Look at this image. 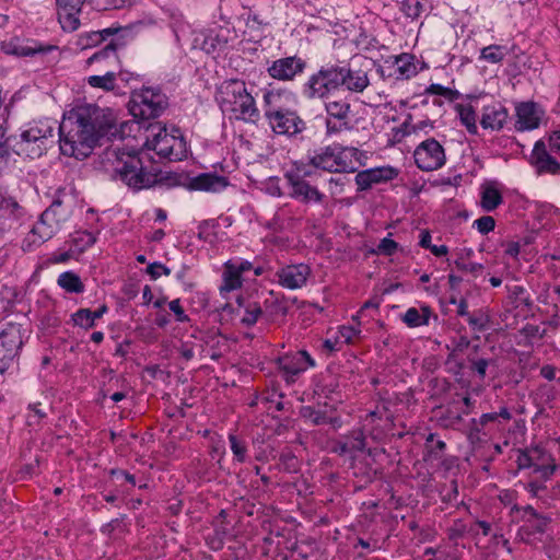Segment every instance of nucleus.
<instances>
[{
    "instance_id": "f257e3e1",
    "label": "nucleus",
    "mask_w": 560,
    "mask_h": 560,
    "mask_svg": "<svg viewBox=\"0 0 560 560\" xmlns=\"http://www.w3.org/2000/svg\"><path fill=\"white\" fill-rule=\"evenodd\" d=\"M114 118L109 109L84 104L69 110L59 125V143L62 154L89 155L100 138L113 135Z\"/></svg>"
},
{
    "instance_id": "f03ea898",
    "label": "nucleus",
    "mask_w": 560,
    "mask_h": 560,
    "mask_svg": "<svg viewBox=\"0 0 560 560\" xmlns=\"http://www.w3.org/2000/svg\"><path fill=\"white\" fill-rule=\"evenodd\" d=\"M98 168L136 191L150 188L156 183V174L143 165L139 153L126 151L118 145H110L100 154Z\"/></svg>"
},
{
    "instance_id": "7ed1b4c3",
    "label": "nucleus",
    "mask_w": 560,
    "mask_h": 560,
    "mask_svg": "<svg viewBox=\"0 0 560 560\" xmlns=\"http://www.w3.org/2000/svg\"><path fill=\"white\" fill-rule=\"evenodd\" d=\"M290 95L285 89L272 88L264 91V116L276 135L294 137L306 129V124L298 112L284 105V100Z\"/></svg>"
},
{
    "instance_id": "20e7f679",
    "label": "nucleus",
    "mask_w": 560,
    "mask_h": 560,
    "mask_svg": "<svg viewBox=\"0 0 560 560\" xmlns=\"http://www.w3.org/2000/svg\"><path fill=\"white\" fill-rule=\"evenodd\" d=\"M363 158L358 148L334 143L308 152L306 165L328 173H355L364 164Z\"/></svg>"
},
{
    "instance_id": "39448f33",
    "label": "nucleus",
    "mask_w": 560,
    "mask_h": 560,
    "mask_svg": "<svg viewBox=\"0 0 560 560\" xmlns=\"http://www.w3.org/2000/svg\"><path fill=\"white\" fill-rule=\"evenodd\" d=\"M215 100L223 112L231 113L236 119L254 121L259 117L255 98L242 80L223 81L217 89Z\"/></svg>"
},
{
    "instance_id": "423d86ee",
    "label": "nucleus",
    "mask_w": 560,
    "mask_h": 560,
    "mask_svg": "<svg viewBox=\"0 0 560 560\" xmlns=\"http://www.w3.org/2000/svg\"><path fill=\"white\" fill-rule=\"evenodd\" d=\"M54 128L46 122L28 125L19 135L8 137L12 151L23 158L37 159L54 143Z\"/></svg>"
},
{
    "instance_id": "0eeeda50",
    "label": "nucleus",
    "mask_w": 560,
    "mask_h": 560,
    "mask_svg": "<svg viewBox=\"0 0 560 560\" xmlns=\"http://www.w3.org/2000/svg\"><path fill=\"white\" fill-rule=\"evenodd\" d=\"M144 147L154 151L158 155L170 160H180L185 149L184 138L178 129L168 132L161 122H152L147 127Z\"/></svg>"
},
{
    "instance_id": "6e6552de",
    "label": "nucleus",
    "mask_w": 560,
    "mask_h": 560,
    "mask_svg": "<svg viewBox=\"0 0 560 560\" xmlns=\"http://www.w3.org/2000/svg\"><path fill=\"white\" fill-rule=\"evenodd\" d=\"M313 171L303 162H293L291 167L283 174L289 187V196L304 205L322 203L325 195L307 178L311 177Z\"/></svg>"
},
{
    "instance_id": "1a4fd4ad",
    "label": "nucleus",
    "mask_w": 560,
    "mask_h": 560,
    "mask_svg": "<svg viewBox=\"0 0 560 560\" xmlns=\"http://www.w3.org/2000/svg\"><path fill=\"white\" fill-rule=\"evenodd\" d=\"M339 65L328 63L320 66L317 71L310 74L302 85V94L307 100H327L329 95L340 89Z\"/></svg>"
},
{
    "instance_id": "9d476101",
    "label": "nucleus",
    "mask_w": 560,
    "mask_h": 560,
    "mask_svg": "<svg viewBox=\"0 0 560 560\" xmlns=\"http://www.w3.org/2000/svg\"><path fill=\"white\" fill-rule=\"evenodd\" d=\"M167 106V96L160 88H143L133 92L129 101V112L139 120L155 119Z\"/></svg>"
},
{
    "instance_id": "9b49d317",
    "label": "nucleus",
    "mask_w": 560,
    "mask_h": 560,
    "mask_svg": "<svg viewBox=\"0 0 560 560\" xmlns=\"http://www.w3.org/2000/svg\"><path fill=\"white\" fill-rule=\"evenodd\" d=\"M326 113V132L327 135H336L352 129V109L351 104L346 98H327L325 100Z\"/></svg>"
},
{
    "instance_id": "f8f14e48",
    "label": "nucleus",
    "mask_w": 560,
    "mask_h": 560,
    "mask_svg": "<svg viewBox=\"0 0 560 560\" xmlns=\"http://www.w3.org/2000/svg\"><path fill=\"white\" fill-rule=\"evenodd\" d=\"M23 345L22 328L8 323L0 329V375L10 368Z\"/></svg>"
},
{
    "instance_id": "ddd939ff",
    "label": "nucleus",
    "mask_w": 560,
    "mask_h": 560,
    "mask_svg": "<svg viewBox=\"0 0 560 560\" xmlns=\"http://www.w3.org/2000/svg\"><path fill=\"white\" fill-rule=\"evenodd\" d=\"M416 165L424 172L441 168L446 162L444 148L434 138L422 141L413 152Z\"/></svg>"
},
{
    "instance_id": "4468645a",
    "label": "nucleus",
    "mask_w": 560,
    "mask_h": 560,
    "mask_svg": "<svg viewBox=\"0 0 560 560\" xmlns=\"http://www.w3.org/2000/svg\"><path fill=\"white\" fill-rule=\"evenodd\" d=\"M307 62L298 55L281 57L270 63L266 69L269 78L279 82H293L306 70Z\"/></svg>"
},
{
    "instance_id": "2eb2a0df",
    "label": "nucleus",
    "mask_w": 560,
    "mask_h": 560,
    "mask_svg": "<svg viewBox=\"0 0 560 560\" xmlns=\"http://www.w3.org/2000/svg\"><path fill=\"white\" fill-rule=\"evenodd\" d=\"M26 209L7 187H0V231H8L20 224Z\"/></svg>"
},
{
    "instance_id": "dca6fc26",
    "label": "nucleus",
    "mask_w": 560,
    "mask_h": 560,
    "mask_svg": "<svg viewBox=\"0 0 560 560\" xmlns=\"http://www.w3.org/2000/svg\"><path fill=\"white\" fill-rule=\"evenodd\" d=\"M278 366L282 378L287 384H293L296 377L308 368L315 366V361L306 350H299L293 353H287L279 357Z\"/></svg>"
},
{
    "instance_id": "f3484780",
    "label": "nucleus",
    "mask_w": 560,
    "mask_h": 560,
    "mask_svg": "<svg viewBox=\"0 0 560 560\" xmlns=\"http://www.w3.org/2000/svg\"><path fill=\"white\" fill-rule=\"evenodd\" d=\"M1 49L7 55L16 57H33L36 55H46L55 49L57 46L43 44L31 38L14 37L1 43Z\"/></svg>"
},
{
    "instance_id": "a211bd4d",
    "label": "nucleus",
    "mask_w": 560,
    "mask_h": 560,
    "mask_svg": "<svg viewBox=\"0 0 560 560\" xmlns=\"http://www.w3.org/2000/svg\"><path fill=\"white\" fill-rule=\"evenodd\" d=\"M179 184L189 191L219 192L229 186V179L217 173H201L197 176H185Z\"/></svg>"
},
{
    "instance_id": "6ab92c4d",
    "label": "nucleus",
    "mask_w": 560,
    "mask_h": 560,
    "mask_svg": "<svg viewBox=\"0 0 560 560\" xmlns=\"http://www.w3.org/2000/svg\"><path fill=\"white\" fill-rule=\"evenodd\" d=\"M512 511L521 513V521L523 522V525L520 527V532L528 537L546 533L547 527L551 522L550 516L539 513L532 505H514Z\"/></svg>"
},
{
    "instance_id": "aec40b11",
    "label": "nucleus",
    "mask_w": 560,
    "mask_h": 560,
    "mask_svg": "<svg viewBox=\"0 0 560 560\" xmlns=\"http://www.w3.org/2000/svg\"><path fill=\"white\" fill-rule=\"evenodd\" d=\"M60 229L54 223H49L45 215L42 213L38 221L33 225L32 230L26 234L22 241V249L24 252H32L39 247L45 242L52 238Z\"/></svg>"
},
{
    "instance_id": "412c9836",
    "label": "nucleus",
    "mask_w": 560,
    "mask_h": 560,
    "mask_svg": "<svg viewBox=\"0 0 560 560\" xmlns=\"http://www.w3.org/2000/svg\"><path fill=\"white\" fill-rule=\"evenodd\" d=\"M399 174V171L393 166H380L372 167L355 175V184L359 191L370 189L374 184L387 183L395 179Z\"/></svg>"
},
{
    "instance_id": "4be33fe9",
    "label": "nucleus",
    "mask_w": 560,
    "mask_h": 560,
    "mask_svg": "<svg viewBox=\"0 0 560 560\" xmlns=\"http://www.w3.org/2000/svg\"><path fill=\"white\" fill-rule=\"evenodd\" d=\"M120 46V43L112 39L105 47L89 57L85 65L93 67L95 72H100V68L117 70L120 66V59L117 52Z\"/></svg>"
},
{
    "instance_id": "5701e85b",
    "label": "nucleus",
    "mask_w": 560,
    "mask_h": 560,
    "mask_svg": "<svg viewBox=\"0 0 560 560\" xmlns=\"http://www.w3.org/2000/svg\"><path fill=\"white\" fill-rule=\"evenodd\" d=\"M529 163L538 174H560V163L549 153L542 140L536 141Z\"/></svg>"
},
{
    "instance_id": "b1692460",
    "label": "nucleus",
    "mask_w": 560,
    "mask_h": 560,
    "mask_svg": "<svg viewBox=\"0 0 560 560\" xmlns=\"http://www.w3.org/2000/svg\"><path fill=\"white\" fill-rule=\"evenodd\" d=\"M310 275L311 268L305 264L288 265L276 272L279 284L290 290L305 285Z\"/></svg>"
},
{
    "instance_id": "393cba45",
    "label": "nucleus",
    "mask_w": 560,
    "mask_h": 560,
    "mask_svg": "<svg viewBox=\"0 0 560 560\" xmlns=\"http://www.w3.org/2000/svg\"><path fill=\"white\" fill-rule=\"evenodd\" d=\"M85 0H56L58 21L63 31L73 32L80 26L79 14Z\"/></svg>"
},
{
    "instance_id": "a878e982",
    "label": "nucleus",
    "mask_w": 560,
    "mask_h": 560,
    "mask_svg": "<svg viewBox=\"0 0 560 560\" xmlns=\"http://www.w3.org/2000/svg\"><path fill=\"white\" fill-rule=\"evenodd\" d=\"M339 71L340 89L343 88L351 93H362L370 85L369 71L364 69L339 65Z\"/></svg>"
},
{
    "instance_id": "bb28decb",
    "label": "nucleus",
    "mask_w": 560,
    "mask_h": 560,
    "mask_svg": "<svg viewBox=\"0 0 560 560\" xmlns=\"http://www.w3.org/2000/svg\"><path fill=\"white\" fill-rule=\"evenodd\" d=\"M72 213V199L65 194H60L52 200L51 205L43 212L49 223H54L58 229L69 220Z\"/></svg>"
},
{
    "instance_id": "cd10ccee",
    "label": "nucleus",
    "mask_w": 560,
    "mask_h": 560,
    "mask_svg": "<svg viewBox=\"0 0 560 560\" xmlns=\"http://www.w3.org/2000/svg\"><path fill=\"white\" fill-rule=\"evenodd\" d=\"M509 118L508 109L500 103L483 106L480 125L483 129L501 130Z\"/></svg>"
},
{
    "instance_id": "c85d7f7f",
    "label": "nucleus",
    "mask_w": 560,
    "mask_h": 560,
    "mask_svg": "<svg viewBox=\"0 0 560 560\" xmlns=\"http://www.w3.org/2000/svg\"><path fill=\"white\" fill-rule=\"evenodd\" d=\"M262 311L264 316H266L268 320L273 322L278 318H282L289 311L288 300L283 295L271 291L264 301Z\"/></svg>"
},
{
    "instance_id": "c756f323",
    "label": "nucleus",
    "mask_w": 560,
    "mask_h": 560,
    "mask_svg": "<svg viewBox=\"0 0 560 560\" xmlns=\"http://www.w3.org/2000/svg\"><path fill=\"white\" fill-rule=\"evenodd\" d=\"M516 117L515 128L518 131L533 130L539 126V117L532 102L521 103L516 107Z\"/></svg>"
},
{
    "instance_id": "7c9ffc66",
    "label": "nucleus",
    "mask_w": 560,
    "mask_h": 560,
    "mask_svg": "<svg viewBox=\"0 0 560 560\" xmlns=\"http://www.w3.org/2000/svg\"><path fill=\"white\" fill-rule=\"evenodd\" d=\"M86 82L91 88L100 89L106 92H112L120 89L116 83V70L100 68V72L86 78Z\"/></svg>"
},
{
    "instance_id": "2f4dec72",
    "label": "nucleus",
    "mask_w": 560,
    "mask_h": 560,
    "mask_svg": "<svg viewBox=\"0 0 560 560\" xmlns=\"http://www.w3.org/2000/svg\"><path fill=\"white\" fill-rule=\"evenodd\" d=\"M474 255V250L471 248H463L456 253V259L454 264L457 269L468 272L475 278L481 275L483 270V265L478 262H470L469 259Z\"/></svg>"
},
{
    "instance_id": "473e14b6",
    "label": "nucleus",
    "mask_w": 560,
    "mask_h": 560,
    "mask_svg": "<svg viewBox=\"0 0 560 560\" xmlns=\"http://www.w3.org/2000/svg\"><path fill=\"white\" fill-rule=\"evenodd\" d=\"M432 312L429 306H421L419 310L410 307L404 314L402 320L408 327H419L429 324Z\"/></svg>"
},
{
    "instance_id": "72a5a7b5",
    "label": "nucleus",
    "mask_w": 560,
    "mask_h": 560,
    "mask_svg": "<svg viewBox=\"0 0 560 560\" xmlns=\"http://www.w3.org/2000/svg\"><path fill=\"white\" fill-rule=\"evenodd\" d=\"M117 32L118 28L108 27L101 31L85 33L84 35L80 36L79 45L83 49L97 46L102 44L104 40H106L109 36L116 34Z\"/></svg>"
},
{
    "instance_id": "f704fd0d",
    "label": "nucleus",
    "mask_w": 560,
    "mask_h": 560,
    "mask_svg": "<svg viewBox=\"0 0 560 560\" xmlns=\"http://www.w3.org/2000/svg\"><path fill=\"white\" fill-rule=\"evenodd\" d=\"M57 283L68 293H83L84 284L80 277L73 271H65L59 275Z\"/></svg>"
},
{
    "instance_id": "c9c22d12",
    "label": "nucleus",
    "mask_w": 560,
    "mask_h": 560,
    "mask_svg": "<svg viewBox=\"0 0 560 560\" xmlns=\"http://www.w3.org/2000/svg\"><path fill=\"white\" fill-rule=\"evenodd\" d=\"M460 122L466 127L470 135L478 133L477 116L474 107L470 104H458L456 106Z\"/></svg>"
},
{
    "instance_id": "e433bc0d",
    "label": "nucleus",
    "mask_w": 560,
    "mask_h": 560,
    "mask_svg": "<svg viewBox=\"0 0 560 560\" xmlns=\"http://www.w3.org/2000/svg\"><path fill=\"white\" fill-rule=\"evenodd\" d=\"M434 433H430L425 439L424 460H440L446 448V444L442 440L434 441Z\"/></svg>"
},
{
    "instance_id": "4c0bfd02",
    "label": "nucleus",
    "mask_w": 560,
    "mask_h": 560,
    "mask_svg": "<svg viewBox=\"0 0 560 560\" xmlns=\"http://www.w3.org/2000/svg\"><path fill=\"white\" fill-rule=\"evenodd\" d=\"M502 202H503L502 195L497 188L489 186L482 190L481 207L486 211L495 210Z\"/></svg>"
},
{
    "instance_id": "58836bf2",
    "label": "nucleus",
    "mask_w": 560,
    "mask_h": 560,
    "mask_svg": "<svg viewBox=\"0 0 560 560\" xmlns=\"http://www.w3.org/2000/svg\"><path fill=\"white\" fill-rule=\"evenodd\" d=\"M395 66L400 77L409 79L417 73L416 66L413 63V56L409 54H401L396 57Z\"/></svg>"
},
{
    "instance_id": "ea45409f",
    "label": "nucleus",
    "mask_w": 560,
    "mask_h": 560,
    "mask_svg": "<svg viewBox=\"0 0 560 560\" xmlns=\"http://www.w3.org/2000/svg\"><path fill=\"white\" fill-rule=\"evenodd\" d=\"M223 283L220 287L221 292H231L240 289L243 285L242 276L238 275L235 270L228 269L224 267V271L222 273Z\"/></svg>"
},
{
    "instance_id": "a19ab883",
    "label": "nucleus",
    "mask_w": 560,
    "mask_h": 560,
    "mask_svg": "<svg viewBox=\"0 0 560 560\" xmlns=\"http://www.w3.org/2000/svg\"><path fill=\"white\" fill-rule=\"evenodd\" d=\"M509 298L513 300L514 306L518 307L521 305L526 306L528 310L533 306V301L529 295L526 293V289L523 285H512L508 287Z\"/></svg>"
},
{
    "instance_id": "79ce46f5",
    "label": "nucleus",
    "mask_w": 560,
    "mask_h": 560,
    "mask_svg": "<svg viewBox=\"0 0 560 560\" xmlns=\"http://www.w3.org/2000/svg\"><path fill=\"white\" fill-rule=\"evenodd\" d=\"M301 417L313 425H322L328 423V416L322 410H317L311 406L301 408Z\"/></svg>"
},
{
    "instance_id": "37998d69",
    "label": "nucleus",
    "mask_w": 560,
    "mask_h": 560,
    "mask_svg": "<svg viewBox=\"0 0 560 560\" xmlns=\"http://www.w3.org/2000/svg\"><path fill=\"white\" fill-rule=\"evenodd\" d=\"M506 48L501 45H489L483 47L480 51V59L490 62V63H499L505 57Z\"/></svg>"
},
{
    "instance_id": "c03bdc74",
    "label": "nucleus",
    "mask_w": 560,
    "mask_h": 560,
    "mask_svg": "<svg viewBox=\"0 0 560 560\" xmlns=\"http://www.w3.org/2000/svg\"><path fill=\"white\" fill-rule=\"evenodd\" d=\"M260 316H264L262 306L256 302H252L245 306L241 323L246 327H252L258 322Z\"/></svg>"
},
{
    "instance_id": "a18cd8bd",
    "label": "nucleus",
    "mask_w": 560,
    "mask_h": 560,
    "mask_svg": "<svg viewBox=\"0 0 560 560\" xmlns=\"http://www.w3.org/2000/svg\"><path fill=\"white\" fill-rule=\"evenodd\" d=\"M523 486L532 498L541 500V502L545 504L547 503V498H545L547 486L544 481H540L538 478L530 477V480Z\"/></svg>"
},
{
    "instance_id": "49530a36",
    "label": "nucleus",
    "mask_w": 560,
    "mask_h": 560,
    "mask_svg": "<svg viewBox=\"0 0 560 560\" xmlns=\"http://www.w3.org/2000/svg\"><path fill=\"white\" fill-rule=\"evenodd\" d=\"M343 440L349 445L352 453L362 452L366 446L365 435L361 429L352 430Z\"/></svg>"
},
{
    "instance_id": "de8ad7c7",
    "label": "nucleus",
    "mask_w": 560,
    "mask_h": 560,
    "mask_svg": "<svg viewBox=\"0 0 560 560\" xmlns=\"http://www.w3.org/2000/svg\"><path fill=\"white\" fill-rule=\"evenodd\" d=\"M96 238L89 231H79L72 237V244L78 253L84 252L95 243Z\"/></svg>"
},
{
    "instance_id": "09e8293b",
    "label": "nucleus",
    "mask_w": 560,
    "mask_h": 560,
    "mask_svg": "<svg viewBox=\"0 0 560 560\" xmlns=\"http://www.w3.org/2000/svg\"><path fill=\"white\" fill-rule=\"evenodd\" d=\"M538 453H540V450L538 447L520 451V454L516 459L517 467L520 469H535L537 463L535 462L536 457L534 456V454Z\"/></svg>"
},
{
    "instance_id": "8fccbe9b",
    "label": "nucleus",
    "mask_w": 560,
    "mask_h": 560,
    "mask_svg": "<svg viewBox=\"0 0 560 560\" xmlns=\"http://www.w3.org/2000/svg\"><path fill=\"white\" fill-rule=\"evenodd\" d=\"M467 323L474 330L485 331L490 324V317L485 312L478 311L468 315Z\"/></svg>"
},
{
    "instance_id": "3c124183",
    "label": "nucleus",
    "mask_w": 560,
    "mask_h": 560,
    "mask_svg": "<svg viewBox=\"0 0 560 560\" xmlns=\"http://www.w3.org/2000/svg\"><path fill=\"white\" fill-rule=\"evenodd\" d=\"M230 447L238 463H244L246 459L247 447L245 441L238 439L234 434L229 435Z\"/></svg>"
},
{
    "instance_id": "603ef678",
    "label": "nucleus",
    "mask_w": 560,
    "mask_h": 560,
    "mask_svg": "<svg viewBox=\"0 0 560 560\" xmlns=\"http://www.w3.org/2000/svg\"><path fill=\"white\" fill-rule=\"evenodd\" d=\"M425 93L430 95H440L445 97L448 101H455L458 98L459 93L456 90H452L450 88L443 86L438 83L430 84L425 89Z\"/></svg>"
},
{
    "instance_id": "864d4df0",
    "label": "nucleus",
    "mask_w": 560,
    "mask_h": 560,
    "mask_svg": "<svg viewBox=\"0 0 560 560\" xmlns=\"http://www.w3.org/2000/svg\"><path fill=\"white\" fill-rule=\"evenodd\" d=\"M400 10L407 18L416 20L420 16L423 4L419 0H404Z\"/></svg>"
},
{
    "instance_id": "5fc2aeb1",
    "label": "nucleus",
    "mask_w": 560,
    "mask_h": 560,
    "mask_svg": "<svg viewBox=\"0 0 560 560\" xmlns=\"http://www.w3.org/2000/svg\"><path fill=\"white\" fill-rule=\"evenodd\" d=\"M91 315L92 311L90 308H80L74 314H72V320L74 325L84 329H90L95 325Z\"/></svg>"
},
{
    "instance_id": "6e6d98bb",
    "label": "nucleus",
    "mask_w": 560,
    "mask_h": 560,
    "mask_svg": "<svg viewBox=\"0 0 560 560\" xmlns=\"http://www.w3.org/2000/svg\"><path fill=\"white\" fill-rule=\"evenodd\" d=\"M557 470V465L555 463L548 464V465H536L535 469H533L529 474V477L538 478L540 481H544L546 483L547 480H549L552 475Z\"/></svg>"
},
{
    "instance_id": "4d7b16f0",
    "label": "nucleus",
    "mask_w": 560,
    "mask_h": 560,
    "mask_svg": "<svg viewBox=\"0 0 560 560\" xmlns=\"http://www.w3.org/2000/svg\"><path fill=\"white\" fill-rule=\"evenodd\" d=\"M283 394L281 393H278L277 390H271V392H267V393H264L260 397V400L262 402H266V404H273L275 405V409L277 411H281L284 409V404H283Z\"/></svg>"
},
{
    "instance_id": "13d9d810",
    "label": "nucleus",
    "mask_w": 560,
    "mask_h": 560,
    "mask_svg": "<svg viewBox=\"0 0 560 560\" xmlns=\"http://www.w3.org/2000/svg\"><path fill=\"white\" fill-rule=\"evenodd\" d=\"M482 428L483 425H480V423L477 421V419L472 418L470 421H469V429H468V432H467V439L469 441L470 444H477V443H480L482 438H481V432H482Z\"/></svg>"
},
{
    "instance_id": "bf43d9fd",
    "label": "nucleus",
    "mask_w": 560,
    "mask_h": 560,
    "mask_svg": "<svg viewBox=\"0 0 560 560\" xmlns=\"http://www.w3.org/2000/svg\"><path fill=\"white\" fill-rule=\"evenodd\" d=\"M98 10H117L129 5L130 0H94Z\"/></svg>"
},
{
    "instance_id": "052dcab7",
    "label": "nucleus",
    "mask_w": 560,
    "mask_h": 560,
    "mask_svg": "<svg viewBox=\"0 0 560 560\" xmlns=\"http://www.w3.org/2000/svg\"><path fill=\"white\" fill-rule=\"evenodd\" d=\"M8 137H5V129L0 127V168L8 165L10 154L8 152L9 149Z\"/></svg>"
},
{
    "instance_id": "680f3d73",
    "label": "nucleus",
    "mask_w": 560,
    "mask_h": 560,
    "mask_svg": "<svg viewBox=\"0 0 560 560\" xmlns=\"http://www.w3.org/2000/svg\"><path fill=\"white\" fill-rule=\"evenodd\" d=\"M474 226L477 228L478 232L481 234H488L493 231L495 228V221L490 215H483L474 222Z\"/></svg>"
},
{
    "instance_id": "e2e57ef3",
    "label": "nucleus",
    "mask_w": 560,
    "mask_h": 560,
    "mask_svg": "<svg viewBox=\"0 0 560 560\" xmlns=\"http://www.w3.org/2000/svg\"><path fill=\"white\" fill-rule=\"evenodd\" d=\"M224 267L228 269L235 270L238 275L242 276L243 272L253 269V264L244 259H230L224 264Z\"/></svg>"
},
{
    "instance_id": "0e129e2a",
    "label": "nucleus",
    "mask_w": 560,
    "mask_h": 560,
    "mask_svg": "<svg viewBox=\"0 0 560 560\" xmlns=\"http://www.w3.org/2000/svg\"><path fill=\"white\" fill-rule=\"evenodd\" d=\"M147 273L153 280H156L161 275L168 276L171 273V270L165 265L154 261L147 267Z\"/></svg>"
},
{
    "instance_id": "69168bd1",
    "label": "nucleus",
    "mask_w": 560,
    "mask_h": 560,
    "mask_svg": "<svg viewBox=\"0 0 560 560\" xmlns=\"http://www.w3.org/2000/svg\"><path fill=\"white\" fill-rule=\"evenodd\" d=\"M521 334L528 338V339H533V338H544L545 335H546V330L545 329H540V327L538 325H534V324H526L522 329H521Z\"/></svg>"
},
{
    "instance_id": "338daca9",
    "label": "nucleus",
    "mask_w": 560,
    "mask_h": 560,
    "mask_svg": "<svg viewBox=\"0 0 560 560\" xmlns=\"http://www.w3.org/2000/svg\"><path fill=\"white\" fill-rule=\"evenodd\" d=\"M397 247H398V244L394 240H392L389 236H387V237H384L380 242L377 248H378L380 253L390 256L396 252Z\"/></svg>"
},
{
    "instance_id": "774afa93",
    "label": "nucleus",
    "mask_w": 560,
    "mask_h": 560,
    "mask_svg": "<svg viewBox=\"0 0 560 560\" xmlns=\"http://www.w3.org/2000/svg\"><path fill=\"white\" fill-rule=\"evenodd\" d=\"M168 306L170 310L175 314L177 322L185 323L189 320V317L185 314V311L180 305L179 299L171 301Z\"/></svg>"
}]
</instances>
